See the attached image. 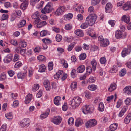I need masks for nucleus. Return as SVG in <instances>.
<instances>
[{"label":"nucleus","mask_w":131,"mask_h":131,"mask_svg":"<svg viewBox=\"0 0 131 131\" xmlns=\"http://www.w3.org/2000/svg\"><path fill=\"white\" fill-rule=\"evenodd\" d=\"M97 18L96 14H90L86 17L85 21L89 26H92L94 25Z\"/></svg>","instance_id":"nucleus-1"},{"label":"nucleus","mask_w":131,"mask_h":131,"mask_svg":"<svg viewBox=\"0 0 131 131\" xmlns=\"http://www.w3.org/2000/svg\"><path fill=\"white\" fill-rule=\"evenodd\" d=\"M82 102L81 99L79 97H74L69 103V105H71L73 108H75L78 107Z\"/></svg>","instance_id":"nucleus-2"},{"label":"nucleus","mask_w":131,"mask_h":131,"mask_svg":"<svg viewBox=\"0 0 131 131\" xmlns=\"http://www.w3.org/2000/svg\"><path fill=\"white\" fill-rule=\"evenodd\" d=\"M131 52V45H129L127 48H123L121 52L122 56L124 57L126 56L129 54Z\"/></svg>","instance_id":"nucleus-3"},{"label":"nucleus","mask_w":131,"mask_h":131,"mask_svg":"<svg viewBox=\"0 0 131 131\" xmlns=\"http://www.w3.org/2000/svg\"><path fill=\"white\" fill-rule=\"evenodd\" d=\"M40 16L39 13L38 11L35 12L32 15V18L35 19L33 22L34 24L35 25L39 23L40 21V19L39 17Z\"/></svg>","instance_id":"nucleus-4"},{"label":"nucleus","mask_w":131,"mask_h":131,"mask_svg":"<svg viewBox=\"0 0 131 131\" xmlns=\"http://www.w3.org/2000/svg\"><path fill=\"white\" fill-rule=\"evenodd\" d=\"M51 3H48L45 7L44 10H42L41 12L43 13H45V12L47 13H50L52 11V8L51 6Z\"/></svg>","instance_id":"nucleus-5"},{"label":"nucleus","mask_w":131,"mask_h":131,"mask_svg":"<svg viewBox=\"0 0 131 131\" xmlns=\"http://www.w3.org/2000/svg\"><path fill=\"white\" fill-rule=\"evenodd\" d=\"M97 123V121L95 119H90L87 122L85 125L87 128H89L95 126Z\"/></svg>","instance_id":"nucleus-6"},{"label":"nucleus","mask_w":131,"mask_h":131,"mask_svg":"<svg viewBox=\"0 0 131 131\" xmlns=\"http://www.w3.org/2000/svg\"><path fill=\"white\" fill-rule=\"evenodd\" d=\"M62 118L60 116L54 117L51 119V121L56 125H59L61 123Z\"/></svg>","instance_id":"nucleus-7"},{"label":"nucleus","mask_w":131,"mask_h":131,"mask_svg":"<svg viewBox=\"0 0 131 131\" xmlns=\"http://www.w3.org/2000/svg\"><path fill=\"white\" fill-rule=\"evenodd\" d=\"M30 123V120L28 118L23 119L20 122V125L22 127L29 125Z\"/></svg>","instance_id":"nucleus-8"},{"label":"nucleus","mask_w":131,"mask_h":131,"mask_svg":"<svg viewBox=\"0 0 131 131\" xmlns=\"http://www.w3.org/2000/svg\"><path fill=\"white\" fill-rule=\"evenodd\" d=\"M64 10V7L63 6H60L56 10L55 13L56 16H60L62 14Z\"/></svg>","instance_id":"nucleus-9"},{"label":"nucleus","mask_w":131,"mask_h":131,"mask_svg":"<svg viewBox=\"0 0 131 131\" xmlns=\"http://www.w3.org/2000/svg\"><path fill=\"white\" fill-rule=\"evenodd\" d=\"M126 36V35H123V32L120 30H118L116 31L115 34V36L117 39H119L121 38H124Z\"/></svg>","instance_id":"nucleus-10"},{"label":"nucleus","mask_w":131,"mask_h":131,"mask_svg":"<svg viewBox=\"0 0 131 131\" xmlns=\"http://www.w3.org/2000/svg\"><path fill=\"white\" fill-rule=\"evenodd\" d=\"M122 7L125 11L131 9V1H128Z\"/></svg>","instance_id":"nucleus-11"},{"label":"nucleus","mask_w":131,"mask_h":131,"mask_svg":"<svg viewBox=\"0 0 131 131\" xmlns=\"http://www.w3.org/2000/svg\"><path fill=\"white\" fill-rule=\"evenodd\" d=\"M13 55L11 54H9L7 55L4 58L3 61L5 63H8L10 62L12 59Z\"/></svg>","instance_id":"nucleus-12"},{"label":"nucleus","mask_w":131,"mask_h":131,"mask_svg":"<svg viewBox=\"0 0 131 131\" xmlns=\"http://www.w3.org/2000/svg\"><path fill=\"white\" fill-rule=\"evenodd\" d=\"M124 92L129 95H131V86H128L125 88L123 90Z\"/></svg>","instance_id":"nucleus-13"},{"label":"nucleus","mask_w":131,"mask_h":131,"mask_svg":"<svg viewBox=\"0 0 131 131\" xmlns=\"http://www.w3.org/2000/svg\"><path fill=\"white\" fill-rule=\"evenodd\" d=\"M27 75V71L24 72H20L17 74V77L18 79H23L25 78Z\"/></svg>","instance_id":"nucleus-14"},{"label":"nucleus","mask_w":131,"mask_h":131,"mask_svg":"<svg viewBox=\"0 0 131 131\" xmlns=\"http://www.w3.org/2000/svg\"><path fill=\"white\" fill-rule=\"evenodd\" d=\"M64 74L63 71L61 70H60L54 75V78L57 79H58L59 78L61 77Z\"/></svg>","instance_id":"nucleus-15"},{"label":"nucleus","mask_w":131,"mask_h":131,"mask_svg":"<svg viewBox=\"0 0 131 131\" xmlns=\"http://www.w3.org/2000/svg\"><path fill=\"white\" fill-rule=\"evenodd\" d=\"M43 84L46 90L47 91H49L51 89L50 83L48 80H47L44 81Z\"/></svg>","instance_id":"nucleus-16"},{"label":"nucleus","mask_w":131,"mask_h":131,"mask_svg":"<svg viewBox=\"0 0 131 131\" xmlns=\"http://www.w3.org/2000/svg\"><path fill=\"white\" fill-rule=\"evenodd\" d=\"M109 44V41L107 39H105L100 43V46L103 47H105L108 46Z\"/></svg>","instance_id":"nucleus-17"},{"label":"nucleus","mask_w":131,"mask_h":131,"mask_svg":"<svg viewBox=\"0 0 131 131\" xmlns=\"http://www.w3.org/2000/svg\"><path fill=\"white\" fill-rule=\"evenodd\" d=\"M112 6L110 3H107L106 6L105 11L106 12L110 13L112 11Z\"/></svg>","instance_id":"nucleus-18"},{"label":"nucleus","mask_w":131,"mask_h":131,"mask_svg":"<svg viewBox=\"0 0 131 131\" xmlns=\"http://www.w3.org/2000/svg\"><path fill=\"white\" fill-rule=\"evenodd\" d=\"M26 25V21L25 19H22L17 25L18 28H20L25 26Z\"/></svg>","instance_id":"nucleus-19"},{"label":"nucleus","mask_w":131,"mask_h":131,"mask_svg":"<svg viewBox=\"0 0 131 131\" xmlns=\"http://www.w3.org/2000/svg\"><path fill=\"white\" fill-rule=\"evenodd\" d=\"M32 98V94H29L27 95L25 97V103L26 104L29 103L31 101Z\"/></svg>","instance_id":"nucleus-20"},{"label":"nucleus","mask_w":131,"mask_h":131,"mask_svg":"<svg viewBox=\"0 0 131 131\" xmlns=\"http://www.w3.org/2000/svg\"><path fill=\"white\" fill-rule=\"evenodd\" d=\"M118 124L117 123H113L111 124L109 126V129L111 131L115 130L117 129Z\"/></svg>","instance_id":"nucleus-21"},{"label":"nucleus","mask_w":131,"mask_h":131,"mask_svg":"<svg viewBox=\"0 0 131 131\" xmlns=\"http://www.w3.org/2000/svg\"><path fill=\"white\" fill-rule=\"evenodd\" d=\"M50 110L49 109H47L45 112V113H43L40 115V118L41 119H43L47 117L49 114Z\"/></svg>","instance_id":"nucleus-22"},{"label":"nucleus","mask_w":131,"mask_h":131,"mask_svg":"<svg viewBox=\"0 0 131 131\" xmlns=\"http://www.w3.org/2000/svg\"><path fill=\"white\" fill-rule=\"evenodd\" d=\"M85 70V67L83 65L79 66L77 69V71L78 73H81L83 72Z\"/></svg>","instance_id":"nucleus-23"},{"label":"nucleus","mask_w":131,"mask_h":131,"mask_svg":"<svg viewBox=\"0 0 131 131\" xmlns=\"http://www.w3.org/2000/svg\"><path fill=\"white\" fill-rule=\"evenodd\" d=\"M61 100V97L59 96H56L54 100V104L58 106L60 104L59 101Z\"/></svg>","instance_id":"nucleus-24"},{"label":"nucleus","mask_w":131,"mask_h":131,"mask_svg":"<svg viewBox=\"0 0 131 131\" xmlns=\"http://www.w3.org/2000/svg\"><path fill=\"white\" fill-rule=\"evenodd\" d=\"M122 20L125 23H128L130 21V17L126 15H124L122 17Z\"/></svg>","instance_id":"nucleus-25"},{"label":"nucleus","mask_w":131,"mask_h":131,"mask_svg":"<svg viewBox=\"0 0 131 131\" xmlns=\"http://www.w3.org/2000/svg\"><path fill=\"white\" fill-rule=\"evenodd\" d=\"M75 34L78 36L82 37L84 36V33L82 30L80 29H77L75 31Z\"/></svg>","instance_id":"nucleus-26"},{"label":"nucleus","mask_w":131,"mask_h":131,"mask_svg":"<svg viewBox=\"0 0 131 131\" xmlns=\"http://www.w3.org/2000/svg\"><path fill=\"white\" fill-rule=\"evenodd\" d=\"M131 120V113H129L124 119L125 123L126 124H128Z\"/></svg>","instance_id":"nucleus-27"},{"label":"nucleus","mask_w":131,"mask_h":131,"mask_svg":"<svg viewBox=\"0 0 131 131\" xmlns=\"http://www.w3.org/2000/svg\"><path fill=\"white\" fill-rule=\"evenodd\" d=\"M50 32L47 30H43L40 33V35L41 37H43L45 36L50 35Z\"/></svg>","instance_id":"nucleus-28"},{"label":"nucleus","mask_w":131,"mask_h":131,"mask_svg":"<svg viewBox=\"0 0 131 131\" xmlns=\"http://www.w3.org/2000/svg\"><path fill=\"white\" fill-rule=\"evenodd\" d=\"M74 10L80 13H83L84 12V8L82 6H80L76 7L74 9Z\"/></svg>","instance_id":"nucleus-29"},{"label":"nucleus","mask_w":131,"mask_h":131,"mask_svg":"<svg viewBox=\"0 0 131 131\" xmlns=\"http://www.w3.org/2000/svg\"><path fill=\"white\" fill-rule=\"evenodd\" d=\"M91 63L93 68V71H95L96 70V67L97 65L96 61L93 59L91 61Z\"/></svg>","instance_id":"nucleus-30"},{"label":"nucleus","mask_w":131,"mask_h":131,"mask_svg":"<svg viewBox=\"0 0 131 131\" xmlns=\"http://www.w3.org/2000/svg\"><path fill=\"white\" fill-rule=\"evenodd\" d=\"M116 88V84L115 83H113L111 84L108 90L112 92Z\"/></svg>","instance_id":"nucleus-31"},{"label":"nucleus","mask_w":131,"mask_h":131,"mask_svg":"<svg viewBox=\"0 0 131 131\" xmlns=\"http://www.w3.org/2000/svg\"><path fill=\"white\" fill-rule=\"evenodd\" d=\"M98 110L100 112H103L104 110V107L103 103L101 102L99 104Z\"/></svg>","instance_id":"nucleus-32"},{"label":"nucleus","mask_w":131,"mask_h":131,"mask_svg":"<svg viewBox=\"0 0 131 131\" xmlns=\"http://www.w3.org/2000/svg\"><path fill=\"white\" fill-rule=\"evenodd\" d=\"M118 70L117 67L115 65L113 66L112 67L110 70V72L112 73H115Z\"/></svg>","instance_id":"nucleus-33"},{"label":"nucleus","mask_w":131,"mask_h":131,"mask_svg":"<svg viewBox=\"0 0 131 131\" xmlns=\"http://www.w3.org/2000/svg\"><path fill=\"white\" fill-rule=\"evenodd\" d=\"M86 108H87V114L88 113H92L94 110V107L93 105H86Z\"/></svg>","instance_id":"nucleus-34"},{"label":"nucleus","mask_w":131,"mask_h":131,"mask_svg":"<svg viewBox=\"0 0 131 131\" xmlns=\"http://www.w3.org/2000/svg\"><path fill=\"white\" fill-rule=\"evenodd\" d=\"M28 4V2L26 1L25 2L21 4L20 5V8L23 10L27 8Z\"/></svg>","instance_id":"nucleus-35"},{"label":"nucleus","mask_w":131,"mask_h":131,"mask_svg":"<svg viewBox=\"0 0 131 131\" xmlns=\"http://www.w3.org/2000/svg\"><path fill=\"white\" fill-rule=\"evenodd\" d=\"M88 88L91 91H95L97 89V86L94 84H92L89 85Z\"/></svg>","instance_id":"nucleus-36"},{"label":"nucleus","mask_w":131,"mask_h":131,"mask_svg":"<svg viewBox=\"0 0 131 131\" xmlns=\"http://www.w3.org/2000/svg\"><path fill=\"white\" fill-rule=\"evenodd\" d=\"M71 89L73 90H75L77 88V84L76 82H74L71 84L70 85Z\"/></svg>","instance_id":"nucleus-37"},{"label":"nucleus","mask_w":131,"mask_h":131,"mask_svg":"<svg viewBox=\"0 0 131 131\" xmlns=\"http://www.w3.org/2000/svg\"><path fill=\"white\" fill-rule=\"evenodd\" d=\"M76 44V42H73L70 44L68 46L67 49L68 51H71L72 48L74 47L75 45Z\"/></svg>","instance_id":"nucleus-38"},{"label":"nucleus","mask_w":131,"mask_h":131,"mask_svg":"<svg viewBox=\"0 0 131 131\" xmlns=\"http://www.w3.org/2000/svg\"><path fill=\"white\" fill-rule=\"evenodd\" d=\"M89 25L86 22L82 23L80 26V27L82 29H85L88 27Z\"/></svg>","instance_id":"nucleus-39"},{"label":"nucleus","mask_w":131,"mask_h":131,"mask_svg":"<svg viewBox=\"0 0 131 131\" xmlns=\"http://www.w3.org/2000/svg\"><path fill=\"white\" fill-rule=\"evenodd\" d=\"M39 71L40 72H43L45 71L46 67L43 64H42L39 66Z\"/></svg>","instance_id":"nucleus-40"},{"label":"nucleus","mask_w":131,"mask_h":131,"mask_svg":"<svg viewBox=\"0 0 131 131\" xmlns=\"http://www.w3.org/2000/svg\"><path fill=\"white\" fill-rule=\"evenodd\" d=\"M86 57V55L85 53L81 54L79 56V59L80 60H83L85 59Z\"/></svg>","instance_id":"nucleus-41"},{"label":"nucleus","mask_w":131,"mask_h":131,"mask_svg":"<svg viewBox=\"0 0 131 131\" xmlns=\"http://www.w3.org/2000/svg\"><path fill=\"white\" fill-rule=\"evenodd\" d=\"M86 98L88 99H90L91 96V93L88 91H85L84 92Z\"/></svg>","instance_id":"nucleus-42"},{"label":"nucleus","mask_w":131,"mask_h":131,"mask_svg":"<svg viewBox=\"0 0 131 131\" xmlns=\"http://www.w3.org/2000/svg\"><path fill=\"white\" fill-rule=\"evenodd\" d=\"M7 127V125L6 124H3L0 128V131H6Z\"/></svg>","instance_id":"nucleus-43"},{"label":"nucleus","mask_w":131,"mask_h":131,"mask_svg":"<svg viewBox=\"0 0 131 131\" xmlns=\"http://www.w3.org/2000/svg\"><path fill=\"white\" fill-rule=\"evenodd\" d=\"M6 117L8 119H11L13 118V115L11 113H7L5 114Z\"/></svg>","instance_id":"nucleus-44"},{"label":"nucleus","mask_w":131,"mask_h":131,"mask_svg":"<svg viewBox=\"0 0 131 131\" xmlns=\"http://www.w3.org/2000/svg\"><path fill=\"white\" fill-rule=\"evenodd\" d=\"M76 70L75 69H73L71 72V74L72 78H74L76 76Z\"/></svg>","instance_id":"nucleus-45"},{"label":"nucleus","mask_w":131,"mask_h":131,"mask_svg":"<svg viewBox=\"0 0 131 131\" xmlns=\"http://www.w3.org/2000/svg\"><path fill=\"white\" fill-rule=\"evenodd\" d=\"M56 41L59 42L60 41L62 40V37L60 35L57 34L56 36Z\"/></svg>","instance_id":"nucleus-46"},{"label":"nucleus","mask_w":131,"mask_h":131,"mask_svg":"<svg viewBox=\"0 0 131 131\" xmlns=\"http://www.w3.org/2000/svg\"><path fill=\"white\" fill-rule=\"evenodd\" d=\"M37 59L40 61H45L46 59L45 57L43 55H40L37 57Z\"/></svg>","instance_id":"nucleus-47"},{"label":"nucleus","mask_w":131,"mask_h":131,"mask_svg":"<svg viewBox=\"0 0 131 131\" xmlns=\"http://www.w3.org/2000/svg\"><path fill=\"white\" fill-rule=\"evenodd\" d=\"M126 70L125 69H122L119 72L120 76H124L126 74Z\"/></svg>","instance_id":"nucleus-48"},{"label":"nucleus","mask_w":131,"mask_h":131,"mask_svg":"<svg viewBox=\"0 0 131 131\" xmlns=\"http://www.w3.org/2000/svg\"><path fill=\"white\" fill-rule=\"evenodd\" d=\"M96 80V78L93 77H90L88 79V81L89 83H92L94 82Z\"/></svg>","instance_id":"nucleus-49"},{"label":"nucleus","mask_w":131,"mask_h":131,"mask_svg":"<svg viewBox=\"0 0 131 131\" xmlns=\"http://www.w3.org/2000/svg\"><path fill=\"white\" fill-rule=\"evenodd\" d=\"M72 27V25L70 24H68L65 25V29L67 30H70L71 29Z\"/></svg>","instance_id":"nucleus-50"},{"label":"nucleus","mask_w":131,"mask_h":131,"mask_svg":"<svg viewBox=\"0 0 131 131\" xmlns=\"http://www.w3.org/2000/svg\"><path fill=\"white\" fill-rule=\"evenodd\" d=\"M53 64L52 62H51L49 63L48 65V70L50 71L52 70L53 68Z\"/></svg>","instance_id":"nucleus-51"},{"label":"nucleus","mask_w":131,"mask_h":131,"mask_svg":"<svg viewBox=\"0 0 131 131\" xmlns=\"http://www.w3.org/2000/svg\"><path fill=\"white\" fill-rule=\"evenodd\" d=\"M39 87V85L38 84H36L34 85V86L32 88V90L33 91H36L38 89Z\"/></svg>","instance_id":"nucleus-52"},{"label":"nucleus","mask_w":131,"mask_h":131,"mask_svg":"<svg viewBox=\"0 0 131 131\" xmlns=\"http://www.w3.org/2000/svg\"><path fill=\"white\" fill-rule=\"evenodd\" d=\"M6 75L4 73H1L0 75V80L3 81L6 78Z\"/></svg>","instance_id":"nucleus-53"},{"label":"nucleus","mask_w":131,"mask_h":131,"mask_svg":"<svg viewBox=\"0 0 131 131\" xmlns=\"http://www.w3.org/2000/svg\"><path fill=\"white\" fill-rule=\"evenodd\" d=\"M61 63L63 65L65 68H67L68 67V65L67 63V62L64 59H63L61 60Z\"/></svg>","instance_id":"nucleus-54"},{"label":"nucleus","mask_w":131,"mask_h":131,"mask_svg":"<svg viewBox=\"0 0 131 131\" xmlns=\"http://www.w3.org/2000/svg\"><path fill=\"white\" fill-rule=\"evenodd\" d=\"M42 41L43 42L46 44H50L51 43V41L49 39L46 38L43 39Z\"/></svg>","instance_id":"nucleus-55"},{"label":"nucleus","mask_w":131,"mask_h":131,"mask_svg":"<svg viewBox=\"0 0 131 131\" xmlns=\"http://www.w3.org/2000/svg\"><path fill=\"white\" fill-rule=\"evenodd\" d=\"M100 61L101 64H105L106 62V58L104 57H101L100 59Z\"/></svg>","instance_id":"nucleus-56"},{"label":"nucleus","mask_w":131,"mask_h":131,"mask_svg":"<svg viewBox=\"0 0 131 131\" xmlns=\"http://www.w3.org/2000/svg\"><path fill=\"white\" fill-rule=\"evenodd\" d=\"M19 44L21 47L24 48L27 45V43L24 41H21L19 42Z\"/></svg>","instance_id":"nucleus-57"},{"label":"nucleus","mask_w":131,"mask_h":131,"mask_svg":"<svg viewBox=\"0 0 131 131\" xmlns=\"http://www.w3.org/2000/svg\"><path fill=\"white\" fill-rule=\"evenodd\" d=\"M8 18V15L6 14H3L2 15L1 19V20H3L7 19Z\"/></svg>","instance_id":"nucleus-58"},{"label":"nucleus","mask_w":131,"mask_h":131,"mask_svg":"<svg viewBox=\"0 0 131 131\" xmlns=\"http://www.w3.org/2000/svg\"><path fill=\"white\" fill-rule=\"evenodd\" d=\"M101 0H92L91 4L93 5H95L98 4Z\"/></svg>","instance_id":"nucleus-59"},{"label":"nucleus","mask_w":131,"mask_h":131,"mask_svg":"<svg viewBox=\"0 0 131 131\" xmlns=\"http://www.w3.org/2000/svg\"><path fill=\"white\" fill-rule=\"evenodd\" d=\"M22 65V63L20 61H18L16 63L14 67L15 68H17L20 67Z\"/></svg>","instance_id":"nucleus-60"},{"label":"nucleus","mask_w":131,"mask_h":131,"mask_svg":"<svg viewBox=\"0 0 131 131\" xmlns=\"http://www.w3.org/2000/svg\"><path fill=\"white\" fill-rule=\"evenodd\" d=\"M4 5L5 7L6 8L11 7L12 6L11 4L9 2H7L5 3Z\"/></svg>","instance_id":"nucleus-61"},{"label":"nucleus","mask_w":131,"mask_h":131,"mask_svg":"<svg viewBox=\"0 0 131 131\" xmlns=\"http://www.w3.org/2000/svg\"><path fill=\"white\" fill-rule=\"evenodd\" d=\"M82 123L81 121L79 119L76 120L75 122V125L76 126L78 127L82 125Z\"/></svg>","instance_id":"nucleus-62"},{"label":"nucleus","mask_w":131,"mask_h":131,"mask_svg":"<svg viewBox=\"0 0 131 131\" xmlns=\"http://www.w3.org/2000/svg\"><path fill=\"white\" fill-rule=\"evenodd\" d=\"M19 102L17 100H15L13 102V104L12 106L14 107H16L18 106Z\"/></svg>","instance_id":"nucleus-63"},{"label":"nucleus","mask_w":131,"mask_h":131,"mask_svg":"<svg viewBox=\"0 0 131 131\" xmlns=\"http://www.w3.org/2000/svg\"><path fill=\"white\" fill-rule=\"evenodd\" d=\"M125 102L126 105H129L131 104V100L129 98H128L125 100Z\"/></svg>","instance_id":"nucleus-64"}]
</instances>
